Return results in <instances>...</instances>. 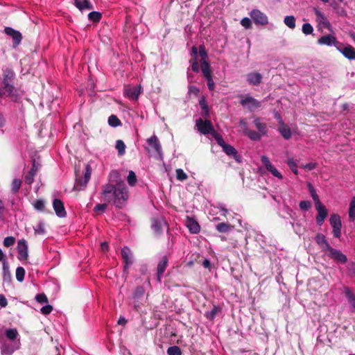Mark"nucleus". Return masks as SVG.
I'll return each mask as SVG.
<instances>
[{
    "instance_id": "27",
    "label": "nucleus",
    "mask_w": 355,
    "mask_h": 355,
    "mask_svg": "<svg viewBox=\"0 0 355 355\" xmlns=\"http://www.w3.org/2000/svg\"><path fill=\"white\" fill-rule=\"evenodd\" d=\"M200 64H201L200 68H201V71L203 74V76L205 78L212 77V76H211L212 72L210 69V65H209V62H202V63H200Z\"/></svg>"
},
{
    "instance_id": "42",
    "label": "nucleus",
    "mask_w": 355,
    "mask_h": 355,
    "mask_svg": "<svg viewBox=\"0 0 355 355\" xmlns=\"http://www.w3.org/2000/svg\"><path fill=\"white\" fill-rule=\"evenodd\" d=\"M308 187H309V190L311 193V196L315 202V205H317L318 203H320L321 202L320 200L319 196L316 193L315 189L313 188V187L311 185V183L308 184Z\"/></svg>"
},
{
    "instance_id": "28",
    "label": "nucleus",
    "mask_w": 355,
    "mask_h": 355,
    "mask_svg": "<svg viewBox=\"0 0 355 355\" xmlns=\"http://www.w3.org/2000/svg\"><path fill=\"white\" fill-rule=\"evenodd\" d=\"M344 293L347 297L350 305L355 309V295L349 287L344 288Z\"/></svg>"
},
{
    "instance_id": "59",
    "label": "nucleus",
    "mask_w": 355,
    "mask_h": 355,
    "mask_svg": "<svg viewBox=\"0 0 355 355\" xmlns=\"http://www.w3.org/2000/svg\"><path fill=\"white\" fill-rule=\"evenodd\" d=\"M45 227L43 223L40 222L37 228L35 229V233L36 234H44L45 233Z\"/></svg>"
},
{
    "instance_id": "55",
    "label": "nucleus",
    "mask_w": 355,
    "mask_h": 355,
    "mask_svg": "<svg viewBox=\"0 0 355 355\" xmlns=\"http://www.w3.org/2000/svg\"><path fill=\"white\" fill-rule=\"evenodd\" d=\"M120 175L117 171H112L110 173L109 178L111 182H115L116 184H118V179L119 178Z\"/></svg>"
},
{
    "instance_id": "6",
    "label": "nucleus",
    "mask_w": 355,
    "mask_h": 355,
    "mask_svg": "<svg viewBox=\"0 0 355 355\" xmlns=\"http://www.w3.org/2000/svg\"><path fill=\"white\" fill-rule=\"evenodd\" d=\"M330 225L333 228V235L334 237L339 239L341 236V220L337 214H332L329 218Z\"/></svg>"
},
{
    "instance_id": "30",
    "label": "nucleus",
    "mask_w": 355,
    "mask_h": 355,
    "mask_svg": "<svg viewBox=\"0 0 355 355\" xmlns=\"http://www.w3.org/2000/svg\"><path fill=\"white\" fill-rule=\"evenodd\" d=\"M3 83H12L15 78V73L10 69H6L3 71Z\"/></svg>"
},
{
    "instance_id": "43",
    "label": "nucleus",
    "mask_w": 355,
    "mask_h": 355,
    "mask_svg": "<svg viewBox=\"0 0 355 355\" xmlns=\"http://www.w3.org/2000/svg\"><path fill=\"white\" fill-rule=\"evenodd\" d=\"M152 228L157 234H159L162 232V223L158 220L154 219L152 222Z\"/></svg>"
},
{
    "instance_id": "34",
    "label": "nucleus",
    "mask_w": 355,
    "mask_h": 355,
    "mask_svg": "<svg viewBox=\"0 0 355 355\" xmlns=\"http://www.w3.org/2000/svg\"><path fill=\"white\" fill-rule=\"evenodd\" d=\"M349 218L351 221L355 220V196L352 198L349 202Z\"/></svg>"
},
{
    "instance_id": "57",
    "label": "nucleus",
    "mask_w": 355,
    "mask_h": 355,
    "mask_svg": "<svg viewBox=\"0 0 355 355\" xmlns=\"http://www.w3.org/2000/svg\"><path fill=\"white\" fill-rule=\"evenodd\" d=\"M267 170L270 172L275 177L278 178L279 179H282V174L278 171L277 168L274 167L273 165H271V168L268 167Z\"/></svg>"
},
{
    "instance_id": "51",
    "label": "nucleus",
    "mask_w": 355,
    "mask_h": 355,
    "mask_svg": "<svg viewBox=\"0 0 355 355\" xmlns=\"http://www.w3.org/2000/svg\"><path fill=\"white\" fill-rule=\"evenodd\" d=\"M287 164L293 173L297 175L298 173L297 163L293 159H289L287 162Z\"/></svg>"
},
{
    "instance_id": "12",
    "label": "nucleus",
    "mask_w": 355,
    "mask_h": 355,
    "mask_svg": "<svg viewBox=\"0 0 355 355\" xmlns=\"http://www.w3.org/2000/svg\"><path fill=\"white\" fill-rule=\"evenodd\" d=\"M4 32L6 35L10 36L12 39V46L14 48L17 47L21 41L22 35L18 31L15 30L11 27H6Z\"/></svg>"
},
{
    "instance_id": "2",
    "label": "nucleus",
    "mask_w": 355,
    "mask_h": 355,
    "mask_svg": "<svg viewBox=\"0 0 355 355\" xmlns=\"http://www.w3.org/2000/svg\"><path fill=\"white\" fill-rule=\"evenodd\" d=\"M214 135V139H216L218 145L222 147L223 152L228 156H233L236 162L240 163L241 162V157L238 155V152L235 148L230 144H226L223 137L219 133H216Z\"/></svg>"
},
{
    "instance_id": "23",
    "label": "nucleus",
    "mask_w": 355,
    "mask_h": 355,
    "mask_svg": "<svg viewBox=\"0 0 355 355\" xmlns=\"http://www.w3.org/2000/svg\"><path fill=\"white\" fill-rule=\"evenodd\" d=\"M341 53L349 60H355V49L351 45L345 46L342 49Z\"/></svg>"
},
{
    "instance_id": "16",
    "label": "nucleus",
    "mask_w": 355,
    "mask_h": 355,
    "mask_svg": "<svg viewBox=\"0 0 355 355\" xmlns=\"http://www.w3.org/2000/svg\"><path fill=\"white\" fill-rule=\"evenodd\" d=\"M168 258L166 256H164L162 257L160 261L157 264V279L159 282H162V275L168 266Z\"/></svg>"
},
{
    "instance_id": "40",
    "label": "nucleus",
    "mask_w": 355,
    "mask_h": 355,
    "mask_svg": "<svg viewBox=\"0 0 355 355\" xmlns=\"http://www.w3.org/2000/svg\"><path fill=\"white\" fill-rule=\"evenodd\" d=\"M108 123L112 127H118L121 125V122L119 119L114 114H112L108 118Z\"/></svg>"
},
{
    "instance_id": "13",
    "label": "nucleus",
    "mask_w": 355,
    "mask_h": 355,
    "mask_svg": "<svg viewBox=\"0 0 355 355\" xmlns=\"http://www.w3.org/2000/svg\"><path fill=\"white\" fill-rule=\"evenodd\" d=\"M40 167V164L39 163L36 162V161L35 159H33V164H32V168L29 171L28 174L25 176L24 181H25L26 184H31L33 182L34 177L36 175V173H37V171H39Z\"/></svg>"
},
{
    "instance_id": "22",
    "label": "nucleus",
    "mask_w": 355,
    "mask_h": 355,
    "mask_svg": "<svg viewBox=\"0 0 355 355\" xmlns=\"http://www.w3.org/2000/svg\"><path fill=\"white\" fill-rule=\"evenodd\" d=\"M74 4L80 10L93 9V5L89 0H74Z\"/></svg>"
},
{
    "instance_id": "62",
    "label": "nucleus",
    "mask_w": 355,
    "mask_h": 355,
    "mask_svg": "<svg viewBox=\"0 0 355 355\" xmlns=\"http://www.w3.org/2000/svg\"><path fill=\"white\" fill-rule=\"evenodd\" d=\"M53 310V306L50 304H47L41 309V313L44 315L49 314Z\"/></svg>"
},
{
    "instance_id": "33",
    "label": "nucleus",
    "mask_w": 355,
    "mask_h": 355,
    "mask_svg": "<svg viewBox=\"0 0 355 355\" xmlns=\"http://www.w3.org/2000/svg\"><path fill=\"white\" fill-rule=\"evenodd\" d=\"M145 293V289L143 286H137L133 292V298L137 301L141 300Z\"/></svg>"
},
{
    "instance_id": "39",
    "label": "nucleus",
    "mask_w": 355,
    "mask_h": 355,
    "mask_svg": "<svg viewBox=\"0 0 355 355\" xmlns=\"http://www.w3.org/2000/svg\"><path fill=\"white\" fill-rule=\"evenodd\" d=\"M102 15L99 12L93 11L89 13L88 19L94 23L99 22L101 19Z\"/></svg>"
},
{
    "instance_id": "10",
    "label": "nucleus",
    "mask_w": 355,
    "mask_h": 355,
    "mask_svg": "<svg viewBox=\"0 0 355 355\" xmlns=\"http://www.w3.org/2000/svg\"><path fill=\"white\" fill-rule=\"evenodd\" d=\"M318 214L315 217L316 223L318 225H322L324 222L325 218L328 216V210L326 207L322 203L315 205Z\"/></svg>"
},
{
    "instance_id": "1",
    "label": "nucleus",
    "mask_w": 355,
    "mask_h": 355,
    "mask_svg": "<svg viewBox=\"0 0 355 355\" xmlns=\"http://www.w3.org/2000/svg\"><path fill=\"white\" fill-rule=\"evenodd\" d=\"M101 196L105 202H112L118 209L123 208L128 199L127 187L122 182L116 185L111 184L103 185Z\"/></svg>"
},
{
    "instance_id": "29",
    "label": "nucleus",
    "mask_w": 355,
    "mask_h": 355,
    "mask_svg": "<svg viewBox=\"0 0 355 355\" xmlns=\"http://www.w3.org/2000/svg\"><path fill=\"white\" fill-rule=\"evenodd\" d=\"M233 226L231 225L229 223H219L216 225V229L218 232L220 233H227L229 232Z\"/></svg>"
},
{
    "instance_id": "47",
    "label": "nucleus",
    "mask_w": 355,
    "mask_h": 355,
    "mask_svg": "<svg viewBox=\"0 0 355 355\" xmlns=\"http://www.w3.org/2000/svg\"><path fill=\"white\" fill-rule=\"evenodd\" d=\"M127 180H128L129 185H130L132 187H133L136 184L137 180V176H136L135 172H133L132 171H129V173H128V175L127 178Z\"/></svg>"
},
{
    "instance_id": "46",
    "label": "nucleus",
    "mask_w": 355,
    "mask_h": 355,
    "mask_svg": "<svg viewBox=\"0 0 355 355\" xmlns=\"http://www.w3.org/2000/svg\"><path fill=\"white\" fill-rule=\"evenodd\" d=\"M168 355H182V351L180 347L174 345L169 347L167 349Z\"/></svg>"
},
{
    "instance_id": "56",
    "label": "nucleus",
    "mask_w": 355,
    "mask_h": 355,
    "mask_svg": "<svg viewBox=\"0 0 355 355\" xmlns=\"http://www.w3.org/2000/svg\"><path fill=\"white\" fill-rule=\"evenodd\" d=\"M241 24L246 29L252 28V21L248 17H244L241 21Z\"/></svg>"
},
{
    "instance_id": "32",
    "label": "nucleus",
    "mask_w": 355,
    "mask_h": 355,
    "mask_svg": "<svg viewBox=\"0 0 355 355\" xmlns=\"http://www.w3.org/2000/svg\"><path fill=\"white\" fill-rule=\"evenodd\" d=\"M199 105L202 109V112H201L202 116H203L205 118L208 117L209 116V111L208 105H207L206 101L204 98L200 100Z\"/></svg>"
},
{
    "instance_id": "36",
    "label": "nucleus",
    "mask_w": 355,
    "mask_h": 355,
    "mask_svg": "<svg viewBox=\"0 0 355 355\" xmlns=\"http://www.w3.org/2000/svg\"><path fill=\"white\" fill-rule=\"evenodd\" d=\"M3 89L5 90V94H6L8 96L14 95L15 87L12 83H3Z\"/></svg>"
},
{
    "instance_id": "8",
    "label": "nucleus",
    "mask_w": 355,
    "mask_h": 355,
    "mask_svg": "<svg viewBox=\"0 0 355 355\" xmlns=\"http://www.w3.org/2000/svg\"><path fill=\"white\" fill-rule=\"evenodd\" d=\"M141 92V85H127L124 87V95L130 100H137Z\"/></svg>"
},
{
    "instance_id": "5",
    "label": "nucleus",
    "mask_w": 355,
    "mask_h": 355,
    "mask_svg": "<svg viewBox=\"0 0 355 355\" xmlns=\"http://www.w3.org/2000/svg\"><path fill=\"white\" fill-rule=\"evenodd\" d=\"M249 15L256 25L265 26L268 24V16L259 9L252 10Z\"/></svg>"
},
{
    "instance_id": "4",
    "label": "nucleus",
    "mask_w": 355,
    "mask_h": 355,
    "mask_svg": "<svg viewBox=\"0 0 355 355\" xmlns=\"http://www.w3.org/2000/svg\"><path fill=\"white\" fill-rule=\"evenodd\" d=\"M196 126L198 130L203 135L211 134L214 137V134L218 133L215 131L211 122L207 119H198L196 121Z\"/></svg>"
},
{
    "instance_id": "38",
    "label": "nucleus",
    "mask_w": 355,
    "mask_h": 355,
    "mask_svg": "<svg viewBox=\"0 0 355 355\" xmlns=\"http://www.w3.org/2000/svg\"><path fill=\"white\" fill-rule=\"evenodd\" d=\"M115 147L118 150V155L119 156H122L125 154V145L122 140H121V139L116 140Z\"/></svg>"
},
{
    "instance_id": "61",
    "label": "nucleus",
    "mask_w": 355,
    "mask_h": 355,
    "mask_svg": "<svg viewBox=\"0 0 355 355\" xmlns=\"http://www.w3.org/2000/svg\"><path fill=\"white\" fill-rule=\"evenodd\" d=\"M261 161L266 169L268 167L271 168V165H272V164L270 163V162L267 156H265V155L261 156Z\"/></svg>"
},
{
    "instance_id": "49",
    "label": "nucleus",
    "mask_w": 355,
    "mask_h": 355,
    "mask_svg": "<svg viewBox=\"0 0 355 355\" xmlns=\"http://www.w3.org/2000/svg\"><path fill=\"white\" fill-rule=\"evenodd\" d=\"M199 55L201 57V60H200V63H202V62H208L207 60V53L205 50V48L204 46L201 45L199 46Z\"/></svg>"
},
{
    "instance_id": "58",
    "label": "nucleus",
    "mask_w": 355,
    "mask_h": 355,
    "mask_svg": "<svg viewBox=\"0 0 355 355\" xmlns=\"http://www.w3.org/2000/svg\"><path fill=\"white\" fill-rule=\"evenodd\" d=\"M300 208L302 210L307 211L311 206V203L308 200H302L299 204Z\"/></svg>"
},
{
    "instance_id": "25",
    "label": "nucleus",
    "mask_w": 355,
    "mask_h": 355,
    "mask_svg": "<svg viewBox=\"0 0 355 355\" xmlns=\"http://www.w3.org/2000/svg\"><path fill=\"white\" fill-rule=\"evenodd\" d=\"M314 12L317 17V21H319L320 24H322L326 28H329L330 26V23L322 12L316 8L314 9Z\"/></svg>"
},
{
    "instance_id": "18",
    "label": "nucleus",
    "mask_w": 355,
    "mask_h": 355,
    "mask_svg": "<svg viewBox=\"0 0 355 355\" xmlns=\"http://www.w3.org/2000/svg\"><path fill=\"white\" fill-rule=\"evenodd\" d=\"M315 241L322 251H328L331 246L329 244L324 234L318 233L315 235Z\"/></svg>"
},
{
    "instance_id": "31",
    "label": "nucleus",
    "mask_w": 355,
    "mask_h": 355,
    "mask_svg": "<svg viewBox=\"0 0 355 355\" xmlns=\"http://www.w3.org/2000/svg\"><path fill=\"white\" fill-rule=\"evenodd\" d=\"M244 135L248 136L252 141H259L261 139V137L263 136L259 132H256L250 129H249Z\"/></svg>"
},
{
    "instance_id": "50",
    "label": "nucleus",
    "mask_w": 355,
    "mask_h": 355,
    "mask_svg": "<svg viewBox=\"0 0 355 355\" xmlns=\"http://www.w3.org/2000/svg\"><path fill=\"white\" fill-rule=\"evenodd\" d=\"M302 33L305 35H310L313 32V28L309 23H305L302 25Z\"/></svg>"
},
{
    "instance_id": "20",
    "label": "nucleus",
    "mask_w": 355,
    "mask_h": 355,
    "mask_svg": "<svg viewBox=\"0 0 355 355\" xmlns=\"http://www.w3.org/2000/svg\"><path fill=\"white\" fill-rule=\"evenodd\" d=\"M121 254L125 263L124 270H126L129 265L132 263L131 259V251L129 248L124 247L121 249Z\"/></svg>"
},
{
    "instance_id": "45",
    "label": "nucleus",
    "mask_w": 355,
    "mask_h": 355,
    "mask_svg": "<svg viewBox=\"0 0 355 355\" xmlns=\"http://www.w3.org/2000/svg\"><path fill=\"white\" fill-rule=\"evenodd\" d=\"M25 270L23 267L19 266L16 269V279L21 282L24 279Z\"/></svg>"
},
{
    "instance_id": "19",
    "label": "nucleus",
    "mask_w": 355,
    "mask_h": 355,
    "mask_svg": "<svg viewBox=\"0 0 355 355\" xmlns=\"http://www.w3.org/2000/svg\"><path fill=\"white\" fill-rule=\"evenodd\" d=\"M148 145L155 150V151L159 155H162V146L160 142L155 135L151 136L147 139Z\"/></svg>"
},
{
    "instance_id": "3",
    "label": "nucleus",
    "mask_w": 355,
    "mask_h": 355,
    "mask_svg": "<svg viewBox=\"0 0 355 355\" xmlns=\"http://www.w3.org/2000/svg\"><path fill=\"white\" fill-rule=\"evenodd\" d=\"M241 96L243 98L241 100L240 104L249 112H252L261 107V103L252 96L247 94L245 96Z\"/></svg>"
},
{
    "instance_id": "21",
    "label": "nucleus",
    "mask_w": 355,
    "mask_h": 355,
    "mask_svg": "<svg viewBox=\"0 0 355 355\" xmlns=\"http://www.w3.org/2000/svg\"><path fill=\"white\" fill-rule=\"evenodd\" d=\"M336 42V37L330 34L322 36L318 40V44L320 45L331 46Z\"/></svg>"
},
{
    "instance_id": "63",
    "label": "nucleus",
    "mask_w": 355,
    "mask_h": 355,
    "mask_svg": "<svg viewBox=\"0 0 355 355\" xmlns=\"http://www.w3.org/2000/svg\"><path fill=\"white\" fill-rule=\"evenodd\" d=\"M239 125L243 130V134H245L249 130L245 119H241L239 121Z\"/></svg>"
},
{
    "instance_id": "7",
    "label": "nucleus",
    "mask_w": 355,
    "mask_h": 355,
    "mask_svg": "<svg viewBox=\"0 0 355 355\" xmlns=\"http://www.w3.org/2000/svg\"><path fill=\"white\" fill-rule=\"evenodd\" d=\"M327 256L334 259L338 263L344 264L347 263V257L342 253L340 250H336L334 248H329V250L327 251Z\"/></svg>"
},
{
    "instance_id": "26",
    "label": "nucleus",
    "mask_w": 355,
    "mask_h": 355,
    "mask_svg": "<svg viewBox=\"0 0 355 355\" xmlns=\"http://www.w3.org/2000/svg\"><path fill=\"white\" fill-rule=\"evenodd\" d=\"M279 131L285 139H289L291 138V131L287 125L282 123L279 127Z\"/></svg>"
},
{
    "instance_id": "14",
    "label": "nucleus",
    "mask_w": 355,
    "mask_h": 355,
    "mask_svg": "<svg viewBox=\"0 0 355 355\" xmlns=\"http://www.w3.org/2000/svg\"><path fill=\"white\" fill-rule=\"evenodd\" d=\"M53 207L56 215L60 218H64L67 215V212L63 202L58 198L54 199L53 202Z\"/></svg>"
},
{
    "instance_id": "15",
    "label": "nucleus",
    "mask_w": 355,
    "mask_h": 355,
    "mask_svg": "<svg viewBox=\"0 0 355 355\" xmlns=\"http://www.w3.org/2000/svg\"><path fill=\"white\" fill-rule=\"evenodd\" d=\"M263 79L262 75L259 72H251L247 74L246 80L250 85L258 86Z\"/></svg>"
},
{
    "instance_id": "24",
    "label": "nucleus",
    "mask_w": 355,
    "mask_h": 355,
    "mask_svg": "<svg viewBox=\"0 0 355 355\" xmlns=\"http://www.w3.org/2000/svg\"><path fill=\"white\" fill-rule=\"evenodd\" d=\"M254 127L259 130L263 135H266L267 133V125L265 123L261 122L259 118H255L253 121Z\"/></svg>"
},
{
    "instance_id": "11",
    "label": "nucleus",
    "mask_w": 355,
    "mask_h": 355,
    "mask_svg": "<svg viewBox=\"0 0 355 355\" xmlns=\"http://www.w3.org/2000/svg\"><path fill=\"white\" fill-rule=\"evenodd\" d=\"M17 253H18V259L20 261H27L28 257V245L24 239H21L17 243Z\"/></svg>"
},
{
    "instance_id": "35",
    "label": "nucleus",
    "mask_w": 355,
    "mask_h": 355,
    "mask_svg": "<svg viewBox=\"0 0 355 355\" xmlns=\"http://www.w3.org/2000/svg\"><path fill=\"white\" fill-rule=\"evenodd\" d=\"M220 309L218 306H214L210 311L205 313V316L209 320H213L216 318V315L220 312Z\"/></svg>"
},
{
    "instance_id": "60",
    "label": "nucleus",
    "mask_w": 355,
    "mask_h": 355,
    "mask_svg": "<svg viewBox=\"0 0 355 355\" xmlns=\"http://www.w3.org/2000/svg\"><path fill=\"white\" fill-rule=\"evenodd\" d=\"M107 205L106 203L103 204H97L94 208V211L96 212H104V211L106 209Z\"/></svg>"
},
{
    "instance_id": "54",
    "label": "nucleus",
    "mask_w": 355,
    "mask_h": 355,
    "mask_svg": "<svg viewBox=\"0 0 355 355\" xmlns=\"http://www.w3.org/2000/svg\"><path fill=\"white\" fill-rule=\"evenodd\" d=\"M35 300L40 304L48 303L49 302L46 295L44 293L37 294L35 296Z\"/></svg>"
},
{
    "instance_id": "44",
    "label": "nucleus",
    "mask_w": 355,
    "mask_h": 355,
    "mask_svg": "<svg viewBox=\"0 0 355 355\" xmlns=\"http://www.w3.org/2000/svg\"><path fill=\"white\" fill-rule=\"evenodd\" d=\"M21 180L20 179H14L12 182V191L13 193H17L21 186Z\"/></svg>"
},
{
    "instance_id": "48",
    "label": "nucleus",
    "mask_w": 355,
    "mask_h": 355,
    "mask_svg": "<svg viewBox=\"0 0 355 355\" xmlns=\"http://www.w3.org/2000/svg\"><path fill=\"white\" fill-rule=\"evenodd\" d=\"M34 208L40 211H43L45 208L44 201L43 200H36L33 203Z\"/></svg>"
},
{
    "instance_id": "9",
    "label": "nucleus",
    "mask_w": 355,
    "mask_h": 355,
    "mask_svg": "<svg viewBox=\"0 0 355 355\" xmlns=\"http://www.w3.org/2000/svg\"><path fill=\"white\" fill-rule=\"evenodd\" d=\"M91 167L89 165H87L84 177H76L75 187L78 188V189L79 190L82 189L83 188H85L91 178ZM76 176H78V175H76Z\"/></svg>"
},
{
    "instance_id": "41",
    "label": "nucleus",
    "mask_w": 355,
    "mask_h": 355,
    "mask_svg": "<svg viewBox=\"0 0 355 355\" xmlns=\"http://www.w3.org/2000/svg\"><path fill=\"white\" fill-rule=\"evenodd\" d=\"M284 22L288 28L291 29L295 28V18L292 15L285 17Z\"/></svg>"
},
{
    "instance_id": "37",
    "label": "nucleus",
    "mask_w": 355,
    "mask_h": 355,
    "mask_svg": "<svg viewBox=\"0 0 355 355\" xmlns=\"http://www.w3.org/2000/svg\"><path fill=\"white\" fill-rule=\"evenodd\" d=\"M5 335L8 339L14 340L17 338L19 334L16 329H8L5 331Z\"/></svg>"
},
{
    "instance_id": "53",
    "label": "nucleus",
    "mask_w": 355,
    "mask_h": 355,
    "mask_svg": "<svg viewBox=\"0 0 355 355\" xmlns=\"http://www.w3.org/2000/svg\"><path fill=\"white\" fill-rule=\"evenodd\" d=\"M15 238L13 236L6 237L3 242V245L7 248L15 244Z\"/></svg>"
},
{
    "instance_id": "52",
    "label": "nucleus",
    "mask_w": 355,
    "mask_h": 355,
    "mask_svg": "<svg viewBox=\"0 0 355 355\" xmlns=\"http://www.w3.org/2000/svg\"><path fill=\"white\" fill-rule=\"evenodd\" d=\"M188 178L187 175L181 168L176 169V178L180 181H184Z\"/></svg>"
},
{
    "instance_id": "64",
    "label": "nucleus",
    "mask_w": 355,
    "mask_h": 355,
    "mask_svg": "<svg viewBox=\"0 0 355 355\" xmlns=\"http://www.w3.org/2000/svg\"><path fill=\"white\" fill-rule=\"evenodd\" d=\"M206 80L207 81V87H208L209 89L211 91L214 90L215 84L212 79V77L207 78Z\"/></svg>"
},
{
    "instance_id": "17",
    "label": "nucleus",
    "mask_w": 355,
    "mask_h": 355,
    "mask_svg": "<svg viewBox=\"0 0 355 355\" xmlns=\"http://www.w3.org/2000/svg\"><path fill=\"white\" fill-rule=\"evenodd\" d=\"M186 226L191 234H198L200 231V225L195 219L191 217H187Z\"/></svg>"
}]
</instances>
